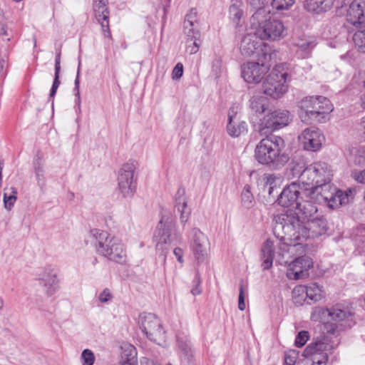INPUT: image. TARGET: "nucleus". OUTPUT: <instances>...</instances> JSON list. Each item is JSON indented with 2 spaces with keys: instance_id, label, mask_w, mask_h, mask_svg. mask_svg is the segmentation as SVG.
Listing matches in <instances>:
<instances>
[{
  "instance_id": "obj_10",
  "label": "nucleus",
  "mask_w": 365,
  "mask_h": 365,
  "mask_svg": "<svg viewBox=\"0 0 365 365\" xmlns=\"http://www.w3.org/2000/svg\"><path fill=\"white\" fill-rule=\"evenodd\" d=\"M138 168V163L129 160L122 165L118 173V190L125 198H130L136 190L137 178L135 172Z\"/></svg>"
},
{
  "instance_id": "obj_38",
  "label": "nucleus",
  "mask_w": 365,
  "mask_h": 365,
  "mask_svg": "<svg viewBox=\"0 0 365 365\" xmlns=\"http://www.w3.org/2000/svg\"><path fill=\"white\" fill-rule=\"evenodd\" d=\"M136 350L129 345L123 351L121 365H137Z\"/></svg>"
},
{
  "instance_id": "obj_25",
  "label": "nucleus",
  "mask_w": 365,
  "mask_h": 365,
  "mask_svg": "<svg viewBox=\"0 0 365 365\" xmlns=\"http://www.w3.org/2000/svg\"><path fill=\"white\" fill-rule=\"evenodd\" d=\"M175 209L180 214L181 223L185 225L189 219L191 211L187 207L184 187H179L175 195Z\"/></svg>"
},
{
  "instance_id": "obj_62",
  "label": "nucleus",
  "mask_w": 365,
  "mask_h": 365,
  "mask_svg": "<svg viewBox=\"0 0 365 365\" xmlns=\"http://www.w3.org/2000/svg\"><path fill=\"white\" fill-rule=\"evenodd\" d=\"M4 162L0 160V187L2 185V170H3Z\"/></svg>"
},
{
  "instance_id": "obj_40",
  "label": "nucleus",
  "mask_w": 365,
  "mask_h": 365,
  "mask_svg": "<svg viewBox=\"0 0 365 365\" xmlns=\"http://www.w3.org/2000/svg\"><path fill=\"white\" fill-rule=\"evenodd\" d=\"M241 204L246 209H250L254 206V196L250 190V186L246 185L241 193Z\"/></svg>"
},
{
  "instance_id": "obj_21",
  "label": "nucleus",
  "mask_w": 365,
  "mask_h": 365,
  "mask_svg": "<svg viewBox=\"0 0 365 365\" xmlns=\"http://www.w3.org/2000/svg\"><path fill=\"white\" fill-rule=\"evenodd\" d=\"M347 21L356 27H365V0H354L350 4Z\"/></svg>"
},
{
  "instance_id": "obj_61",
  "label": "nucleus",
  "mask_w": 365,
  "mask_h": 365,
  "mask_svg": "<svg viewBox=\"0 0 365 365\" xmlns=\"http://www.w3.org/2000/svg\"><path fill=\"white\" fill-rule=\"evenodd\" d=\"M141 365H155L153 364V361L148 359H143L140 361Z\"/></svg>"
},
{
  "instance_id": "obj_43",
  "label": "nucleus",
  "mask_w": 365,
  "mask_h": 365,
  "mask_svg": "<svg viewBox=\"0 0 365 365\" xmlns=\"http://www.w3.org/2000/svg\"><path fill=\"white\" fill-rule=\"evenodd\" d=\"M295 45L298 47L297 52L301 51L304 53L301 55L302 58H305L314 46V43L307 39H299L295 43Z\"/></svg>"
},
{
  "instance_id": "obj_63",
  "label": "nucleus",
  "mask_w": 365,
  "mask_h": 365,
  "mask_svg": "<svg viewBox=\"0 0 365 365\" xmlns=\"http://www.w3.org/2000/svg\"><path fill=\"white\" fill-rule=\"evenodd\" d=\"M361 125L365 128V115L361 119Z\"/></svg>"
},
{
  "instance_id": "obj_48",
  "label": "nucleus",
  "mask_w": 365,
  "mask_h": 365,
  "mask_svg": "<svg viewBox=\"0 0 365 365\" xmlns=\"http://www.w3.org/2000/svg\"><path fill=\"white\" fill-rule=\"evenodd\" d=\"M80 65L81 63H78V67L77 70V75L74 81V92H75V96L76 97V103L78 106V109L81 110V96H80V91H79V84H80V80H79V73H80Z\"/></svg>"
},
{
  "instance_id": "obj_58",
  "label": "nucleus",
  "mask_w": 365,
  "mask_h": 365,
  "mask_svg": "<svg viewBox=\"0 0 365 365\" xmlns=\"http://www.w3.org/2000/svg\"><path fill=\"white\" fill-rule=\"evenodd\" d=\"M173 254L176 257L178 261L180 263H182L184 262L183 260V251L180 247H175L173 250Z\"/></svg>"
},
{
  "instance_id": "obj_11",
  "label": "nucleus",
  "mask_w": 365,
  "mask_h": 365,
  "mask_svg": "<svg viewBox=\"0 0 365 365\" xmlns=\"http://www.w3.org/2000/svg\"><path fill=\"white\" fill-rule=\"evenodd\" d=\"M58 275V269L51 264H46L38 269L36 279L47 297H51L58 290L60 280Z\"/></svg>"
},
{
  "instance_id": "obj_24",
  "label": "nucleus",
  "mask_w": 365,
  "mask_h": 365,
  "mask_svg": "<svg viewBox=\"0 0 365 365\" xmlns=\"http://www.w3.org/2000/svg\"><path fill=\"white\" fill-rule=\"evenodd\" d=\"M355 193V188H349L346 191L335 189L327 204L331 209L339 208L348 204L354 198Z\"/></svg>"
},
{
  "instance_id": "obj_32",
  "label": "nucleus",
  "mask_w": 365,
  "mask_h": 365,
  "mask_svg": "<svg viewBox=\"0 0 365 365\" xmlns=\"http://www.w3.org/2000/svg\"><path fill=\"white\" fill-rule=\"evenodd\" d=\"M227 132L232 138H237L247 132V125L245 121L237 120L227 123Z\"/></svg>"
},
{
  "instance_id": "obj_3",
  "label": "nucleus",
  "mask_w": 365,
  "mask_h": 365,
  "mask_svg": "<svg viewBox=\"0 0 365 365\" xmlns=\"http://www.w3.org/2000/svg\"><path fill=\"white\" fill-rule=\"evenodd\" d=\"M274 232L277 237L279 239L277 245L275 246L273 241L267 240L261 249L262 264V266L264 269H269L272 267L273 259L277 257L279 264H283L287 263V259L284 258L293 257L297 254H302L304 251L302 242H294L282 238L283 235H280L282 231L275 232V227Z\"/></svg>"
},
{
  "instance_id": "obj_26",
  "label": "nucleus",
  "mask_w": 365,
  "mask_h": 365,
  "mask_svg": "<svg viewBox=\"0 0 365 365\" xmlns=\"http://www.w3.org/2000/svg\"><path fill=\"white\" fill-rule=\"evenodd\" d=\"M319 170L322 171V168L320 165H309L302 171L298 182L306 187H315L316 179L314 175L316 174V171Z\"/></svg>"
},
{
  "instance_id": "obj_12",
  "label": "nucleus",
  "mask_w": 365,
  "mask_h": 365,
  "mask_svg": "<svg viewBox=\"0 0 365 365\" xmlns=\"http://www.w3.org/2000/svg\"><path fill=\"white\" fill-rule=\"evenodd\" d=\"M256 34L261 40L278 41L285 36L286 30L280 20L269 19L259 23Z\"/></svg>"
},
{
  "instance_id": "obj_13",
  "label": "nucleus",
  "mask_w": 365,
  "mask_h": 365,
  "mask_svg": "<svg viewBox=\"0 0 365 365\" xmlns=\"http://www.w3.org/2000/svg\"><path fill=\"white\" fill-rule=\"evenodd\" d=\"M260 121L259 128L261 132H263L265 129L272 132L279 130L289 123V113L285 110L269 111Z\"/></svg>"
},
{
  "instance_id": "obj_1",
  "label": "nucleus",
  "mask_w": 365,
  "mask_h": 365,
  "mask_svg": "<svg viewBox=\"0 0 365 365\" xmlns=\"http://www.w3.org/2000/svg\"><path fill=\"white\" fill-rule=\"evenodd\" d=\"M296 216L289 210L277 216L275 225V232L282 231L284 236L282 238L302 242L303 240L315 238L326 234L328 230L327 221L323 217H316L309 220Z\"/></svg>"
},
{
  "instance_id": "obj_6",
  "label": "nucleus",
  "mask_w": 365,
  "mask_h": 365,
  "mask_svg": "<svg viewBox=\"0 0 365 365\" xmlns=\"http://www.w3.org/2000/svg\"><path fill=\"white\" fill-rule=\"evenodd\" d=\"M299 107L302 121L311 120L319 123L328 121L329 114L334 109L330 101L322 96L305 97L299 102Z\"/></svg>"
},
{
  "instance_id": "obj_54",
  "label": "nucleus",
  "mask_w": 365,
  "mask_h": 365,
  "mask_svg": "<svg viewBox=\"0 0 365 365\" xmlns=\"http://www.w3.org/2000/svg\"><path fill=\"white\" fill-rule=\"evenodd\" d=\"M200 279L198 274H196L195 279L193 280V287L191 289V293L194 296L199 295L200 294H201L202 291L200 287Z\"/></svg>"
},
{
  "instance_id": "obj_46",
  "label": "nucleus",
  "mask_w": 365,
  "mask_h": 365,
  "mask_svg": "<svg viewBox=\"0 0 365 365\" xmlns=\"http://www.w3.org/2000/svg\"><path fill=\"white\" fill-rule=\"evenodd\" d=\"M96 357L93 352L88 349H84L81 355L82 365H93Z\"/></svg>"
},
{
  "instance_id": "obj_49",
  "label": "nucleus",
  "mask_w": 365,
  "mask_h": 365,
  "mask_svg": "<svg viewBox=\"0 0 365 365\" xmlns=\"http://www.w3.org/2000/svg\"><path fill=\"white\" fill-rule=\"evenodd\" d=\"M240 108L237 105L232 106L228 111V123H233L237 120H240L238 116V111Z\"/></svg>"
},
{
  "instance_id": "obj_27",
  "label": "nucleus",
  "mask_w": 365,
  "mask_h": 365,
  "mask_svg": "<svg viewBox=\"0 0 365 365\" xmlns=\"http://www.w3.org/2000/svg\"><path fill=\"white\" fill-rule=\"evenodd\" d=\"M195 21H196V11L192 9L186 15L184 21V32L187 38V43L198 40L200 38L199 32L193 29Z\"/></svg>"
},
{
  "instance_id": "obj_53",
  "label": "nucleus",
  "mask_w": 365,
  "mask_h": 365,
  "mask_svg": "<svg viewBox=\"0 0 365 365\" xmlns=\"http://www.w3.org/2000/svg\"><path fill=\"white\" fill-rule=\"evenodd\" d=\"M183 74V65L181 63H178L174 67L172 72L173 79H180Z\"/></svg>"
},
{
  "instance_id": "obj_2",
  "label": "nucleus",
  "mask_w": 365,
  "mask_h": 365,
  "mask_svg": "<svg viewBox=\"0 0 365 365\" xmlns=\"http://www.w3.org/2000/svg\"><path fill=\"white\" fill-rule=\"evenodd\" d=\"M308 187L302 185L299 182H292L282 190L277 197L278 204L283 207H289L295 205L296 216H302L306 219L311 217L317 212V207L309 200Z\"/></svg>"
},
{
  "instance_id": "obj_36",
  "label": "nucleus",
  "mask_w": 365,
  "mask_h": 365,
  "mask_svg": "<svg viewBox=\"0 0 365 365\" xmlns=\"http://www.w3.org/2000/svg\"><path fill=\"white\" fill-rule=\"evenodd\" d=\"M17 199V190L14 187H5L4 190V203L6 210H11Z\"/></svg>"
},
{
  "instance_id": "obj_29",
  "label": "nucleus",
  "mask_w": 365,
  "mask_h": 365,
  "mask_svg": "<svg viewBox=\"0 0 365 365\" xmlns=\"http://www.w3.org/2000/svg\"><path fill=\"white\" fill-rule=\"evenodd\" d=\"M34 170L38 185L42 189L46 185L44 161L41 154H37L34 160Z\"/></svg>"
},
{
  "instance_id": "obj_17",
  "label": "nucleus",
  "mask_w": 365,
  "mask_h": 365,
  "mask_svg": "<svg viewBox=\"0 0 365 365\" xmlns=\"http://www.w3.org/2000/svg\"><path fill=\"white\" fill-rule=\"evenodd\" d=\"M303 149L307 151H318L325 138L320 130L315 127L305 128L298 137Z\"/></svg>"
},
{
  "instance_id": "obj_56",
  "label": "nucleus",
  "mask_w": 365,
  "mask_h": 365,
  "mask_svg": "<svg viewBox=\"0 0 365 365\" xmlns=\"http://www.w3.org/2000/svg\"><path fill=\"white\" fill-rule=\"evenodd\" d=\"M222 61L220 58H216L212 62V69L216 77H218L221 73Z\"/></svg>"
},
{
  "instance_id": "obj_59",
  "label": "nucleus",
  "mask_w": 365,
  "mask_h": 365,
  "mask_svg": "<svg viewBox=\"0 0 365 365\" xmlns=\"http://www.w3.org/2000/svg\"><path fill=\"white\" fill-rule=\"evenodd\" d=\"M306 290H307V287L305 286H302V285H299V286H297L296 287L292 293L294 295H300L301 294H306Z\"/></svg>"
},
{
  "instance_id": "obj_35",
  "label": "nucleus",
  "mask_w": 365,
  "mask_h": 365,
  "mask_svg": "<svg viewBox=\"0 0 365 365\" xmlns=\"http://www.w3.org/2000/svg\"><path fill=\"white\" fill-rule=\"evenodd\" d=\"M329 317L330 309L322 307H314L311 314L312 320L322 323L329 322Z\"/></svg>"
},
{
  "instance_id": "obj_15",
  "label": "nucleus",
  "mask_w": 365,
  "mask_h": 365,
  "mask_svg": "<svg viewBox=\"0 0 365 365\" xmlns=\"http://www.w3.org/2000/svg\"><path fill=\"white\" fill-rule=\"evenodd\" d=\"M261 39L255 33H247L241 40L240 51L242 56L250 57L255 56L257 58L262 57L267 59L268 55L262 49Z\"/></svg>"
},
{
  "instance_id": "obj_16",
  "label": "nucleus",
  "mask_w": 365,
  "mask_h": 365,
  "mask_svg": "<svg viewBox=\"0 0 365 365\" xmlns=\"http://www.w3.org/2000/svg\"><path fill=\"white\" fill-rule=\"evenodd\" d=\"M287 264V277L289 279L297 280L309 276V270L313 266L312 259L306 255L295 257Z\"/></svg>"
},
{
  "instance_id": "obj_47",
  "label": "nucleus",
  "mask_w": 365,
  "mask_h": 365,
  "mask_svg": "<svg viewBox=\"0 0 365 365\" xmlns=\"http://www.w3.org/2000/svg\"><path fill=\"white\" fill-rule=\"evenodd\" d=\"M309 339V332L307 331H301L296 336L294 344L297 347H302Z\"/></svg>"
},
{
  "instance_id": "obj_45",
  "label": "nucleus",
  "mask_w": 365,
  "mask_h": 365,
  "mask_svg": "<svg viewBox=\"0 0 365 365\" xmlns=\"http://www.w3.org/2000/svg\"><path fill=\"white\" fill-rule=\"evenodd\" d=\"M61 71L60 62H55V73L53 85L50 91V98L54 97L56 93L57 89L61 83L59 81V74Z\"/></svg>"
},
{
  "instance_id": "obj_55",
  "label": "nucleus",
  "mask_w": 365,
  "mask_h": 365,
  "mask_svg": "<svg viewBox=\"0 0 365 365\" xmlns=\"http://www.w3.org/2000/svg\"><path fill=\"white\" fill-rule=\"evenodd\" d=\"M197 40H193L192 42L187 43L186 51L190 54L196 53L199 50V44L197 43Z\"/></svg>"
},
{
  "instance_id": "obj_5",
  "label": "nucleus",
  "mask_w": 365,
  "mask_h": 365,
  "mask_svg": "<svg viewBox=\"0 0 365 365\" xmlns=\"http://www.w3.org/2000/svg\"><path fill=\"white\" fill-rule=\"evenodd\" d=\"M90 235L95 240L96 251L100 255L117 263L126 262L127 255L124 244L108 232L98 229L91 230Z\"/></svg>"
},
{
  "instance_id": "obj_57",
  "label": "nucleus",
  "mask_w": 365,
  "mask_h": 365,
  "mask_svg": "<svg viewBox=\"0 0 365 365\" xmlns=\"http://www.w3.org/2000/svg\"><path fill=\"white\" fill-rule=\"evenodd\" d=\"M297 360V354L292 352L287 354L284 357V365H294Z\"/></svg>"
},
{
  "instance_id": "obj_4",
  "label": "nucleus",
  "mask_w": 365,
  "mask_h": 365,
  "mask_svg": "<svg viewBox=\"0 0 365 365\" xmlns=\"http://www.w3.org/2000/svg\"><path fill=\"white\" fill-rule=\"evenodd\" d=\"M284 140L279 136L270 135L262 139L256 145L255 158L261 165L279 168L289 161V155L283 152Z\"/></svg>"
},
{
  "instance_id": "obj_7",
  "label": "nucleus",
  "mask_w": 365,
  "mask_h": 365,
  "mask_svg": "<svg viewBox=\"0 0 365 365\" xmlns=\"http://www.w3.org/2000/svg\"><path fill=\"white\" fill-rule=\"evenodd\" d=\"M155 247L161 255L165 256L172 244L177 242L178 236L175 224L170 216L164 215L158 222L153 236Z\"/></svg>"
},
{
  "instance_id": "obj_30",
  "label": "nucleus",
  "mask_w": 365,
  "mask_h": 365,
  "mask_svg": "<svg viewBox=\"0 0 365 365\" xmlns=\"http://www.w3.org/2000/svg\"><path fill=\"white\" fill-rule=\"evenodd\" d=\"M269 106L268 99L262 96H254L250 100V108L256 115L264 113Z\"/></svg>"
},
{
  "instance_id": "obj_39",
  "label": "nucleus",
  "mask_w": 365,
  "mask_h": 365,
  "mask_svg": "<svg viewBox=\"0 0 365 365\" xmlns=\"http://www.w3.org/2000/svg\"><path fill=\"white\" fill-rule=\"evenodd\" d=\"M306 296L314 302H318L323 297L324 292L317 283H312L307 287Z\"/></svg>"
},
{
  "instance_id": "obj_31",
  "label": "nucleus",
  "mask_w": 365,
  "mask_h": 365,
  "mask_svg": "<svg viewBox=\"0 0 365 365\" xmlns=\"http://www.w3.org/2000/svg\"><path fill=\"white\" fill-rule=\"evenodd\" d=\"M230 19L235 27L240 25L241 19L243 16L242 3L238 0L232 1L229 9Z\"/></svg>"
},
{
  "instance_id": "obj_42",
  "label": "nucleus",
  "mask_w": 365,
  "mask_h": 365,
  "mask_svg": "<svg viewBox=\"0 0 365 365\" xmlns=\"http://www.w3.org/2000/svg\"><path fill=\"white\" fill-rule=\"evenodd\" d=\"M355 47L359 52L365 53V29H359L353 35Z\"/></svg>"
},
{
  "instance_id": "obj_9",
  "label": "nucleus",
  "mask_w": 365,
  "mask_h": 365,
  "mask_svg": "<svg viewBox=\"0 0 365 365\" xmlns=\"http://www.w3.org/2000/svg\"><path fill=\"white\" fill-rule=\"evenodd\" d=\"M288 73L282 71V66H275L267 76L262 85V90L265 95L277 99L287 91V78Z\"/></svg>"
},
{
  "instance_id": "obj_37",
  "label": "nucleus",
  "mask_w": 365,
  "mask_h": 365,
  "mask_svg": "<svg viewBox=\"0 0 365 365\" xmlns=\"http://www.w3.org/2000/svg\"><path fill=\"white\" fill-rule=\"evenodd\" d=\"M312 165H320L322 168V171H316L314 175L316 179V185L330 181V170L328 168V165L326 163L317 162L312 163Z\"/></svg>"
},
{
  "instance_id": "obj_8",
  "label": "nucleus",
  "mask_w": 365,
  "mask_h": 365,
  "mask_svg": "<svg viewBox=\"0 0 365 365\" xmlns=\"http://www.w3.org/2000/svg\"><path fill=\"white\" fill-rule=\"evenodd\" d=\"M334 349V344L328 336L317 337L304 350L303 356L310 358L313 365H326L329 354Z\"/></svg>"
},
{
  "instance_id": "obj_52",
  "label": "nucleus",
  "mask_w": 365,
  "mask_h": 365,
  "mask_svg": "<svg viewBox=\"0 0 365 365\" xmlns=\"http://www.w3.org/2000/svg\"><path fill=\"white\" fill-rule=\"evenodd\" d=\"M239 298H238V308L241 311H244L245 309V292H244V284L242 281L240 284L239 287Z\"/></svg>"
},
{
  "instance_id": "obj_14",
  "label": "nucleus",
  "mask_w": 365,
  "mask_h": 365,
  "mask_svg": "<svg viewBox=\"0 0 365 365\" xmlns=\"http://www.w3.org/2000/svg\"><path fill=\"white\" fill-rule=\"evenodd\" d=\"M257 60L258 62H248L242 67V76L248 83H259L269 70L267 59L259 57Z\"/></svg>"
},
{
  "instance_id": "obj_64",
  "label": "nucleus",
  "mask_w": 365,
  "mask_h": 365,
  "mask_svg": "<svg viewBox=\"0 0 365 365\" xmlns=\"http://www.w3.org/2000/svg\"><path fill=\"white\" fill-rule=\"evenodd\" d=\"M60 60H61V54H60V53H58L56 56L55 62H60Z\"/></svg>"
},
{
  "instance_id": "obj_50",
  "label": "nucleus",
  "mask_w": 365,
  "mask_h": 365,
  "mask_svg": "<svg viewBox=\"0 0 365 365\" xmlns=\"http://www.w3.org/2000/svg\"><path fill=\"white\" fill-rule=\"evenodd\" d=\"M101 303H107L113 299V294L108 288H105L98 297Z\"/></svg>"
},
{
  "instance_id": "obj_60",
  "label": "nucleus",
  "mask_w": 365,
  "mask_h": 365,
  "mask_svg": "<svg viewBox=\"0 0 365 365\" xmlns=\"http://www.w3.org/2000/svg\"><path fill=\"white\" fill-rule=\"evenodd\" d=\"M250 3L255 6H260L263 4L262 0H250Z\"/></svg>"
},
{
  "instance_id": "obj_41",
  "label": "nucleus",
  "mask_w": 365,
  "mask_h": 365,
  "mask_svg": "<svg viewBox=\"0 0 365 365\" xmlns=\"http://www.w3.org/2000/svg\"><path fill=\"white\" fill-rule=\"evenodd\" d=\"M351 316L349 312L346 311L344 309H341L339 307H333L330 308V321L341 322Z\"/></svg>"
},
{
  "instance_id": "obj_19",
  "label": "nucleus",
  "mask_w": 365,
  "mask_h": 365,
  "mask_svg": "<svg viewBox=\"0 0 365 365\" xmlns=\"http://www.w3.org/2000/svg\"><path fill=\"white\" fill-rule=\"evenodd\" d=\"M190 247L198 262H202L207 254L208 239L198 228H192L188 235Z\"/></svg>"
},
{
  "instance_id": "obj_23",
  "label": "nucleus",
  "mask_w": 365,
  "mask_h": 365,
  "mask_svg": "<svg viewBox=\"0 0 365 365\" xmlns=\"http://www.w3.org/2000/svg\"><path fill=\"white\" fill-rule=\"evenodd\" d=\"M176 344L180 358L190 363L193 359L195 350L186 331H179L176 334Z\"/></svg>"
},
{
  "instance_id": "obj_33",
  "label": "nucleus",
  "mask_w": 365,
  "mask_h": 365,
  "mask_svg": "<svg viewBox=\"0 0 365 365\" xmlns=\"http://www.w3.org/2000/svg\"><path fill=\"white\" fill-rule=\"evenodd\" d=\"M349 159L354 165L365 166V146H355L350 148Z\"/></svg>"
},
{
  "instance_id": "obj_18",
  "label": "nucleus",
  "mask_w": 365,
  "mask_h": 365,
  "mask_svg": "<svg viewBox=\"0 0 365 365\" xmlns=\"http://www.w3.org/2000/svg\"><path fill=\"white\" fill-rule=\"evenodd\" d=\"M140 328L147 338L155 342L160 340L165 333L160 320L151 313L142 318Z\"/></svg>"
},
{
  "instance_id": "obj_51",
  "label": "nucleus",
  "mask_w": 365,
  "mask_h": 365,
  "mask_svg": "<svg viewBox=\"0 0 365 365\" xmlns=\"http://www.w3.org/2000/svg\"><path fill=\"white\" fill-rule=\"evenodd\" d=\"M351 177L358 183L365 184V169L359 170H355L351 172Z\"/></svg>"
},
{
  "instance_id": "obj_44",
  "label": "nucleus",
  "mask_w": 365,
  "mask_h": 365,
  "mask_svg": "<svg viewBox=\"0 0 365 365\" xmlns=\"http://www.w3.org/2000/svg\"><path fill=\"white\" fill-rule=\"evenodd\" d=\"M294 3V0H272L271 6L277 11H284L289 9Z\"/></svg>"
},
{
  "instance_id": "obj_22",
  "label": "nucleus",
  "mask_w": 365,
  "mask_h": 365,
  "mask_svg": "<svg viewBox=\"0 0 365 365\" xmlns=\"http://www.w3.org/2000/svg\"><path fill=\"white\" fill-rule=\"evenodd\" d=\"M335 189L330 181L316 185L315 187H308L309 192H312L309 194V200H312V203L315 206L317 203H327Z\"/></svg>"
},
{
  "instance_id": "obj_20",
  "label": "nucleus",
  "mask_w": 365,
  "mask_h": 365,
  "mask_svg": "<svg viewBox=\"0 0 365 365\" xmlns=\"http://www.w3.org/2000/svg\"><path fill=\"white\" fill-rule=\"evenodd\" d=\"M107 5L108 0H93L95 17L101 24L104 36L111 38L112 36L109 29V11Z\"/></svg>"
},
{
  "instance_id": "obj_34",
  "label": "nucleus",
  "mask_w": 365,
  "mask_h": 365,
  "mask_svg": "<svg viewBox=\"0 0 365 365\" xmlns=\"http://www.w3.org/2000/svg\"><path fill=\"white\" fill-rule=\"evenodd\" d=\"M262 181L264 185V191L267 192L269 196H274V192L277 188L279 178L274 174H264L262 176Z\"/></svg>"
},
{
  "instance_id": "obj_28",
  "label": "nucleus",
  "mask_w": 365,
  "mask_h": 365,
  "mask_svg": "<svg viewBox=\"0 0 365 365\" xmlns=\"http://www.w3.org/2000/svg\"><path fill=\"white\" fill-rule=\"evenodd\" d=\"M333 3L334 0H306L304 6L308 11L320 14L329 10Z\"/></svg>"
}]
</instances>
